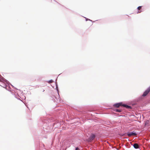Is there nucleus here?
Listing matches in <instances>:
<instances>
[{
  "label": "nucleus",
  "instance_id": "1",
  "mask_svg": "<svg viewBox=\"0 0 150 150\" xmlns=\"http://www.w3.org/2000/svg\"><path fill=\"white\" fill-rule=\"evenodd\" d=\"M150 91V87L148 88L143 93L142 96H146Z\"/></svg>",
  "mask_w": 150,
  "mask_h": 150
},
{
  "label": "nucleus",
  "instance_id": "2",
  "mask_svg": "<svg viewBox=\"0 0 150 150\" xmlns=\"http://www.w3.org/2000/svg\"><path fill=\"white\" fill-rule=\"evenodd\" d=\"M127 135L129 137H130L132 136H136L137 135V134L135 132H130V133H128Z\"/></svg>",
  "mask_w": 150,
  "mask_h": 150
},
{
  "label": "nucleus",
  "instance_id": "3",
  "mask_svg": "<svg viewBox=\"0 0 150 150\" xmlns=\"http://www.w3.org/2000/svg\"><path fill=\"white\" fill-rule=\"evenodd\" d=\"M122 103H120L115 104L114 106L116 108H119L120 106H122Z\"/></svg>",
  "mask_w": 150,
  "mask_h": 150
},
{
  "label": "nucleus",
  "instance_id": "4",
  "mask_svg": "<svg viewBox=\"0 0 150 150\" xmlns=\"http://www.w3.org/2000/svg\"><path fill=\"white\" fill-rule=\"evenodd\" d=\"M95 135L93 134L91 135L89 137V139L91 141L93 140L95 138Z\"/></svg>",
  "mask_w": 150,
  "mask_h": 150
},
{
  "label": "nucleus",
  "instance_id": "5",
  "mask_svg": "<svg viewBox=\"0 0 150 150\" xmlns=\"http://www.w3.org/2000/svg\"><path fill=\"white\" fill-rule=\"evenodd\" d=\"M133 146L135 149H138L139 148V146L138 144L135 143L133 145Z\"/></svg>",
  "mask_w": 150,
  "mask_h": 150
},
{
  "label": "nucleus",
  "instance_id": "6",
  "mask_svg": "<svg viewBox=\"0 0 150 150\" xmlns=\"http://www.w3.org/2000/svg\"><path fill=\"white\" fill-rule=\"evenodd\" d=\"M122 106L124 107H126L127 108H131V107L130 106L125 105V104H123L122 105Z\"/></svg>",
  "mask_w": 150,
  "mask_h": 150
},
{
  "label": "nucleus",
  "instance_id": "7",
  "mask_svg": "<svg viewBox=\"0 0 150 150\" xmlns=\"http://www.w3.org/2000/svg\"><path fill=\"white\" fill-rule=\"evenodd\" d=\"M116 111L117 112H120L121 111V110H119V109H116Z\"/></svg>",
  "mask_w": 150,
  "mask_h": 150
},
{
  "label": "nucleus",
  "instance_id": "8",
  "mask_svg": "<svg viewBox=\"0 0 150 150\" xmlns=\"http://www.w3.org/2000/svg\"><path fill=\"white\" fill-rule=\"evenodd\" d=\"M48 83H51L53 82V81L52 80H51L48 81Z\"/></svg>",
  "mask_w": 150,
  "mask_h": 150
},
{
  "label": "nucleus",
  "instance_id": "9",
  "mask_svg": "<svg viewBox=\"0 0 150 150\" xmlns=\"http://www.w3.org/2000/svg\"><path fill=\"white\" fill-rule=\"evenodd\" d=\"M141 8H142V6H139L138 7L137 9L138 10H140Z\"/></svg>",
  "mask_w": 150,
  "mask_h": 150
},
{
  "label": "nucleus",
  "instance_id": "10",
  "mask_svg": "<svg viewBox=\"0 0 150 150\" xmlns=\"http://www.w3.org/2000/svg\"><path fill=\"white\" fill-rule=\"evenodd\" d=\"M75 150H79V149L78 147H76L75 149Z\"/></svg>",
  "mask_w": 150,
  "mask_h": 150
},
{
  "label": "nucleus",
  "instance_id": "11",
  "mask_svg": "<svg viewBox=\"0 0 150 150\" xmlns=\"http://www.w3.org/2000/svg\"><path fill=\"white\" fill-rule=\"evenodd\" d=\"M140 12H141V11H139V12H138V13H140Z\"/></svg>",
  "mask_w": 150,
  "mask_h": 150
}]
</instances>
